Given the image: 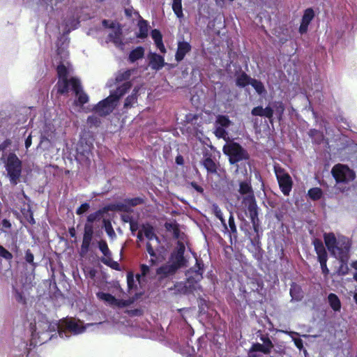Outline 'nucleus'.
<instances>
[{
    "label": "nucleus",
    "instance_id": "4c0bfd02",
    "mask_svg": "<svg viewBox=\"0 0 357 357\" xmlns=\"http://www.w3.org/2000/svg\"><path fill=\"white\" fill-rule=\"evenodd\" d=\"M212 210L215 216L220 220L224 229H227V225L226 224L225 218H223V215L220 208L217 204H213Z\"/></svg>",
    "mask_w": 357,
    "mask_h": 357
},
{
    "label": "nucleus",
    "instance_id": "f8f14e48",
    "mask_svg": "<svg viewBox=\"0 0 357 357\" xmlns=\"http://www.w3.org/2000/svg\"><path fill=\"white\" fill-rule=\"evenodd\" d=\"M204 272V264L201 259L196 258L195 264L186 271V277L190 280L201 282L203 279Z\"/></svg>",
    "mask_w": 357,
    "mask_h": 357
},
{
    "label": "nucleus",
    "instance_id": "37998d69",
    "mask_svg": "<svg viewBox=\"0 0 357 357\" xmlns=\"http://www.w3.org/2000/svg\"><path fill=\"white\" fill-rule=\"evenodd\" d=\"M132 70H126L123 72H119L115 78L116 82H121L123 81H127L130 79Z\"/></svg>",
    "mask_w": 357,
    "mask_h": 357
},
{
    "label": "nucleus",
    "instance_id": "de8ad7c7",
    "mask_svg": "<svg viewBox=\"0 0 357 357\" xmlns=\"http://www.w3.org/2000/svg\"><path fill=\"white\" fill-rule=\"evenodd\" d=\"M103 225H104L105 230L107 234L112 238L114 237H116V233L113 229V227L112 225L110 220L104 219Z\"/></svg>",
    "mask_w": 357,
    "mask_h": 357
},
{
    "label": "nucleus",
    "instance_id": "a211bd4d",
    "mask_svg": "<svg viewBox=\"0 0 357 357\" xmlns=\"http://www.w3.org/2000/svg\"><path fill=\"white\" fill-rule=\"evenodd\" d=\"M272 349L260 343H253L248 351V357H260L263 354H269Z\"/></svg>",
    "mask_w": 357,
    "mask_h": 357
},
{
    "label": "nucleus",
    "instance_id": "69168bd1",
    "mask_svg": "<svg viewBox=\"0 0 357 357\" xmlns=\"http://www.w3.org/2000/svg\"><path fill=\"white\" fill-rule=\"evenodd\" d=\"M121 220L123 222H128L129 224H130V222H133L135 220L133 217L132 215H128V214L122 215L121 216Z\"/></svg>",
    "mask_w": 357,
    "mask_h": 357
},
{
    "label": "nucleus",
    "instance_id": "79ce46f5",
    "mask_svg": "<svg viewBox=\"0 0 357 357\" xmlns=\"http://www.w3.org/2000/svg\"><path fill=\"white\" fill-rule=\"evenodd\" d=\"M98 248L105 256L104 258L112 257V252L109 250L107 243L105 241L101 240L98 242Z\"/></svg>",
    "mask_w": 357,
    "mask_h": 357
},
{
    "label": "nucleus",
    "instance_id": "f257e3e1",
    "mask_svg": "<svg viewBox=\"0 0 357 357\" xmlns=\"http://www.w3.org/2000/svg\"><path fill=\"white\" fill-rule=\"evenodd\" d=\"M56 70L58 81L55 86L57 93L65 95L71 90L77 96V99L75 101L76 105L81 107L87 103L89 96L82 91L79 79L76 77L68 78L69 70L63 63H60Z\"/></svg>",
    "mask_w": 357,
    "mask_h": 357
},
{
    "label": "nucleus",
    "instance_id": "473e14b6",
    "mask_svg": "<svg viewBox=\"0 0 357 357\" xmlns=\"http://www.w3.org/2000/svg\"><path fill=\"white\" fill-rule=\"evenodd\" d=\"M307 196L312 201H318V200H319L322 197V196H323V191L319 187L312 188L308 190V191H307Z\"/></svg>",
    "mask_w": 357,
    "mask_h": 357
},
{
    "label": "nucleus",
    "instance_id": "c85d7f7f",
    "mask_svg": "<svg viewBox=\"0 0 357 357\" xmlns=\"http://www.w3.org/2000/svg\"><path fill=\"white\" fill-rule=\"evenodd\" d=\"M273 109L278 120L282 121L285 110L284 104L282 101H275L273 104Z\"/></svg>",
    "mask_w": 357,
    "mask_h": 357
},
{
    "label": "nucleus",
    "instance_id": "b1692460",
    "mask_svg": "<svg viewBox=\"0 0 357 357\" xmlns=\"http://www.w3.org/2000/svg\"><path fill=\"white\" fill-rule=\"evenodd\" d=\"M151 37L155 42L156 47L160 50L162 53L166 52V49L162 42V36L160 31L158 29H153L151 31Z\"/></svg>",
    "mask_w": 357,
    "mask_h": 357
},
{
    "label": "nucleus",
    "instance_id": "f3484780",
    "mask_svg": "<svg viewBox=\"0 0 357 357\" xmlns=\"http://www.w3.org/2000/svg\"><path fill=\"white\" fill-rule=\"evenodd\" d=\"M192 50L191 45L185 40L179 41L177 45V50L175 54V60L180 62L185 58V55Z\"/></svg>",
    "mask_w": 357,
    "mask_h": 357
},
{
    "label": "nucleus",
    "instance_id": "72a5a7b5",
    "mask_svg": "<svg viewBox=\"0 0 357 357\" xmlns=\"http://www.w3.org/2000/svg\"><path fill=\"white\" fill-rule=\"evenodd\" d=\"M249 75H248L245 73L243 72L239 76L236 78V85L240 87H245L248 84H250L251 80H252Z\"/></svg>",
    "mask_w": 357,
    "mask_h": 357
},
{
    "label": "nucleus",
    "instance_id": "dca6fc26",
    "mask_svg": "<svg viewBox=\"0 0 357 357\" xmlns=\"http://www.w3.org/2000/svg\"><path fill=\"white\" fill-rule=\"evenodd\" d=\"M251 114L252 116L266 117L268 119L271 123L273 122L274 110L270 106H267L265 108H263L262 106L255 107L252 109Z\"/></svg>",
    "mask_w": 357,
    "mask_h": 357
},
{
    "label": "nucleus",
    "instance_id": "ddd939ff",
    "mask_svg": "<svg viewBox=\"0 0 357 357\" xmlns=\"http://www.w3.org/2000/svg\"><path fill=\"white\" fill-rule=\"evenodd\" d=\"M201 164L206 169L208 174H215L218 173V164L213 159V154L207 149L203 151V158Z\"/></svg>",
    "mask_w": 357,
    "mask_h": 357
},
{
    "label": "nucleus",
    "instance_id": "f704fd0d",
    "mask_svg": "<svg viewBox=\"0 0 357 357\" xmlns=\"http://www.w3.org/2000/svg\"><path fill=\"white\" fill-rule=\"evenodd\" d=\"M64 326L67 330L73 332L76 334L82 331L79 325L75 320L73 319L65 321Z\"/></svg>",
    "mask_w": 357,
    "mask_h": 357
},
{
    "label": "nucleus",
    "instance_id": "c03bdc74",
    "mask_svg": "<svg viewBox=\"0 0 357 357\" xmlns=\"http://www.w3.org/2000/svg\"><path fill=\"white\" fill-rule=\"evenodd\" d=\"M309 135L315 143L320 144L324 139L323 133L316 129H311Z\"/></svg>",
    "mask_w": 357,
    "mask_h": 357
},
{
    "label": "nucleus",
    "instance_id": "1a4fd4ad",
    "mask_svg": "<svg viewBox=\"0 0 357 357\" xmlns=\"http://www.w3.org/2000/svg\"><path fill=\"white\" fill-rule=\"evenodd\" d=\"M144 199L142 197L126 198L123 202L111 204L114 211L130 213L132 212V207L143 204Z\"/></svg>",
    "mask_w": 357,
    "mask_h": 357
},
{
    "label": "nucleus",
    "instance_id": "338daca9",
    "mask_svg": "<svg viewBox=\"0 0 357 357\" xmlns=\"http://www.w3.org/2000/svg\"><path fill=\"white\" fill-rule=\"evenodd\" d=\"M139 229V225L137 220H134L133 222H130V230L131 231L132 234H135V232L138 230Z\"/></svg>",
    "mask_w": 357,
    "mask_h": 357
},
{
    "label": "nucleus",
    "instance_id": "5701e85b",
    "mask_svg": "<svg viewBox=\"0 0 357 357\" xmlns=\"http://www.w3.org/2000/svg\"><path fill=\"white\" fill-rule=\"evenodd\" d=\"M132 87L130 82H126L121 86H118L116 89L111 93L113 96L114 100L118 101L121 97L124 96Z\"/></svg>",
    "mask_w": 357,
    "mask_h": 357
},
{
    "label": "nucleus",
    "instance_id": "e433bc0d",
    "mask_svg": "<svg viewBox=\"0 0 357 357\" xmlns=\"http://www.w3.org/2000/svg\"><path fill=\"white\" fill-rule=\"evenodd\" d=\"M182 0H173L172 2V10L174 14L178 18L183 17V9H182Z\"/></svg>",
    "mask_w": 357,
    "mask_h": 357
},
{
    "label": "nucleus",
    "instance_id": "bf43d9fd",
    "mask_svg": "<svg viewBox=\"0 0 357 357\" xmlns=\"http://www.w3.org/2000/svg\"><path fill=\"white\" fill-rule=\"evenodd\" d=\"M261 234H257L252 238L250 239L252 245H253L255 247H257L259 249L261 248Z\"/></svg>",
    "mask_w": 357,
    "mask_h": 357
},
{
    "label": "nucleus",
    "instance_id": "774afa93",
    "mask_svg": "<svg viewBox=\"0 0 357 357\" xmlns=\"http://www.w3.org/2000/svg\"><path fill=\"white\" fill-rule=\"evenodd\" d=\"M102 24L105 28H109V29L114 28V22L109 23V20H103L102 21Z\"/></svg>",
    "mask_w": 357,
    "mask_h": 357
},
{
    "label": "nucleus",
    "instance_id": "4be33fe9",
    "mask_svg": "<svg viewBox=\"0 0 357 357\" xmlns=\"http://www.w3.org/2000/svg\"><path fill=\"white\" fill-rule=\"evenodd\" d=\"M177 271V268L172 264H164L157 268L156 273L157 275H160L161 278H164L169 275L175 274Z\"/></svg>",
    "mask_w": 357,
    "mask_h": 357
},
{
    "label": "nucleus",
    "instance_id": "2f4dec72",
    "mask_svg": "<svg viewBox=\"0 0 357 357\" xmlns=\"http://www.w3.org/2000/svg\"><path fill=\"white\" fill-rule=\"evenodd\" d=\"M337 260L340 261V264L336 271V274L337 275H341V276L346 275L347 274L349 273V268L348 266V262H349V259H337Z\"/></svg>",
    "mask_w": 357,
    "mask_h": 357
},
{
    "label": "nucleus",
    "instance_id": "ea45409f",
    "mask_svg": "<svg viewBox=\"0 0 357 357\" xmlns=\"http://www.w3.org/2000/svg\"><path fill=\"white\" fill-rule=\"evenodd\" d=\"M24 218L31 225L36 224L35 219L33 218V213L30 206L27 209L23 208L21 211Z\"/></svg>",
    "mask_w": 357,
    "mask_h": 357
},
{
    "label": "nucleus",
    "instance_id": "cd10ccee",
    "mask_svg": "<svg viewBox=\"0 0 357 357\" xmlns=\"http://www.w3.org/2000/svg\"><path fill=\"white\" fill-rule=\"evenodd\" d=\"M328 301L331 307L335 312L340 311L341 309V302L338 296L333 293H331L328 296Z\"/></svg>",
    "mask_w": 357,
    "mask_h": 357
},
{
    "label": "nucleus",
    "instance_id": "680f3d73",
    "mask_svg": "<svg viewBox=\"0 0 357 357\" xmlns=\"http://www.w3.org/2000/svg\"><path fill=\"white\" fill-rule=\"evenodd\" d=\"M132 302L129 300L117 299V301H116L114 303V305H116L118 307H123L128 306Z\"/></svg>",
    "mask_w": 357,
    "mask_h": 357
},
{
    "label": "nucleus",
    "instance_id": "393cba45",
    "mask_svg": "<svg viewBox=\"0 0 357 357\" xmlns=\"http://www.w3.org/2000/svg\"><path fill=\"white\" fill-rule=\"evenodd\" d=\"M139 89L135 87L130 95H129L125 100L123 108L130 109L137 102Z\"/></svg>",
    "mask_w": 357,
    "mask_h": 357
},
{
    "label": "nucleus",
    "instance_id": "7ed1b4c3",
    "mask_svg": "<svg viewBox=\"0 0 357 357\" xmlns=\"http://www.w3.org/2000/svg\"><path fill=\"white\" fill-rule=\"evenodd\" d=\"M7 176L12 185H16L20 181L22 172V162L15 153H10L4 161Z\"/></svg>",
    "mask_w": 357,
    "mask_h": 357
},
{
    "label": "nucleus",
    "instance_id": "58836bf2",
    "mask_svg": "<svg viewBox=\"0 0 357 357\" xmlns=\"http://www.w3.org/2000/svg\"><path fill=\"white\" fill-rule=\"evenodd\" d=\"M250 85L255 89L258 94L261 95L266 93L265 87L261 81L253 79L251 80Z\"/></svg>",
    "mask_w": 357,
    "mask_h": 357
},
{
    "label": "nucleus",
    "instance_id": "6ab92c4d",
    "mask_svg": "<svg viewBox=\"0 0 357 357\" xmlns=\"http://www.w3.org/2000/svg\"><path fill=\"white\" fill-rule=\"evenodd\" d=\"M238 192L241 195H245L243 197L242 204L248 209V204L245 202V199L250 197H253V198L255 199L250 183L248 181H241L239 183Z\"/></svg>",
    "mask_w": 357,
    "mask_h": 357
},
{
    "label": "nucleus",
    "instance_id": "49530a36",
    "mask_svg": "<svg viewBox=\"0 0 357 357\" xmlns=\"http://www.w3.org/2000/svg\"><path fill=\"white\" fill-rule=\"evenodd\" d=\"M101 261L104 264L107 265V266H109L114 270H121L119 264L117 261L112 260V257H109L108 258H102Z\"/></svg>",
    "mask_w": 357,
    "mask_h": 357
},
{
    "label": "nucleus",
    "instance_id": "412c9836",
    "mask_svg": "<svg viewBox=\"0 0 357 357\" xmlns=\"http://www.w3.org/2000/svg\"><path fill=\"white\" fill-rule=\"evenodd\" d=\"M149 65L153 70H158L165 66L163 56L156 54L151 53L149 55Z\"/></svg>",
    "mask_w": 357,
    "mask_h": 357
},
{
    "label": "nucleus",
    "instance_id": "052dcab7",
    "mask_svg": "<svg viewBox=\"0 0 357 357\" xmlns=\"http://www.w3.org/2000/svg\"><path fill=\"white\" fill-rule=\"evenodd\" d=\"M90 208V205L88 203H84L80 205L79 208L76 210V213L77 215H82L84 213L87 211Z\"/></svg>",
    "mask_w": 357,
    "mask_h": 357
},
{
    "label": "nucleus",
    "instance_id": "e2e57ef3",
    "mask_svg": "<svg viewBox=\"0 0 357 357\" xmlns=\"http://www.w3.org/2000/svg\"><path fill=\"white\" fill-rule=\"evenodd\" d=\"M190 185L199 193L203 194L204 193V188L202 186L198 185L196 182L192 181L190 183Z\"/></svg>",
    "mask_w": 357,
    "mask_h": 357
},
{
    "label": "nucleus",
    "instance_id": "6e6d98bb",
    "mask_svg": "<svg viewBox=\"0 0 357 357\" xmlns=\"http://www.w3.org/2000/svg\"><path fill=\"white\" fill-rule=\"evenodd\" d=\"M215 135L218 138H223L225 139L227 135V132L225 130V128L222 127H217L215 130Z\"/></svg>",
    "mask_w": 357,
    "mask_h": 357
},
{
    "label": "nucleus",
    "instance_id": "09e8293b",
    "mask_svg": "<svg viewBox=\"0 0 357 357\" xmlns=\"http://www.w3.org/2000/svg\"><path fill=\"white\" fill-rule=\"evenodd\" d=\"M146 248L147 252L152 257L150 259L151 264H153V265L155 264V263H156V258H157L156 252H155L152 245L149 242L146 243Z\"/></svg>",
    "mask_w": 357,
    "mask_h": 357
},
{
    "label": "nucleus",
    "instance_id": "5fc2aeb1",
    "mask_svg": "<svg viewBox=\"0 0 357 357\" xmlns=\"http://www.w3.org/2000/svg\"><path fill=\"white\" fill-rule=\"evenodd\" d=\"M0 257L4 258L6 260H11L13 259V255L11 252L7 250L2 245H0Z\"/></svg>",
    "mask_w": 357,
    "mask_h": 357
},
{
    "label": "nucleus",
    "instance_id": "7c9ffc66",
    "mask_svg": "<svg viewBox=\"0 0 357 357\" xmlns=\"http://www.w3.org/2000/svg\"><path fill=\"white\" fill-rule=\"evenodd\" d=\"M143 231L144 236L149 241L155 239L158 243L160 242L158 236L154 232V228L151 225H143Z\"/></svg>",
    "mask_w": 357,
    "mask_h": 357
},
{
    "label": "nucleus",
    "instance_id": "4d7b16f0",
    "mask_svg": "<svg viewBox=\"0 0 357 357\" xmlns=\"http://www.w3.org/2000/svg\"><path fill=\"white\" fill-rule=\"evenodd\" d=\"M127 284L129 289H132L135 287L134 275L132 272H129L127 274Z\"/></svg>",
    "mask_w": 357,
    "mask_h": 357
},
{
    "label": "nucleus",
    "instance_id": "bb28decb",
    "mask_svg": "<svg viewBox=\"0 0 357 357\" xmlns=\"http://www.w3.org/2000/svg\"><path fill=\"white\" fill-rule=\"evenodd\" d=\"M227 232L229 234V236L234 237L235 239H236L238 236V231H237V227L235 223L234 217L232 214V213H230V215L229 217L228 220V226L227 229H225Z\"/></svg>",
    "mask_w": 357,
    "mask_h": 357
},
{
    "label": "nucleus",
    "instance_id": "9d476101",
    "mask_svg": "<svg viewBox=\"0 0 357 357\" xmlns=\"http://www.w3.org/2000/svg\"><path fill=\"white\" fill-rule=\"evenodd\" d=\"M200 282L194 281L193 280L186 278L183 282H180L175 285L176 291L184 295L195 294L198 291H202V287L199 284Z\"/></svg>",
    "mask_w": 357,
    "mask_h": 357
},
{
    "label": "nucleus",
    "instance_id": "6e6552de",
    "mask_svg": "<svg viewBox=\"0 0 357 357\" xmlns=\"http://www.w3.org/2000/svg\"><path fill=\"white\" fill-rule=\"evenodd\" d=\"M245 202L248 204L247 210L248 211L249 218L252 225L255 233L256 234H261L262 232L260 231V224L258 218L259 208L257 204L256 199H254L253 197H250L245 198Z\"/></svg>",
    "mask_w": 357,
    "mask_h": 357
},
{
    "label": "nucleus",
    "instance_id": "c9c22d12",
    "mask_svg": "<svg viewBox=\"0 0 357 357\" xmlns=\"http://www.w3.org/2000/svg\"><path fill=\"white\" fill-rule=\"evenodd\" d=\"M96 296L99 299L102 300L112 305H114V303L117 301V298L109 293L99 291L96 294Z\"/></svg>",
    "mask_w": 357,
    "mask_h": 357
},
{
    "label": "nucleus",
    "instance_id": "20e7f679",
    "mask_svg": "<svg viewBox=\"0 0 357 357\" xmlns=\"http://www.w3.org/2000/svg\"><path fill=\"white\" fill-rule=\"evenodd\" d=\"M225 155L229 158L230 165H235L243 160H248L250 155L240 144L231 141L226 143L222 148Z\"/></svg>",
    "mask_w": 357,
    "mask_h": 357
},
{
    "label": "nucleus",
    "instance_id": "a19ab883",
    "mask_svg": "<svg viewBox=\"0 0 357 357\" xmlns=\"http://www.w3.org/2000/svg\"><path fill=\"white\" fill-rule=\"evenodd\" d=\"M216 123L220 126L224 128H228L231 124V121L229 120V117L225 115H218L217 116Z\"/></svg>",
    "mask_w": 357,
    "mask_h": 357
},
{
    "label": "nucleus",
    "instance_id": "8fccbe9b",
    "mask_svg": "<svg viewBox=\"0 0 357 357\" xmlns=\"http://www.w3.org/2000/svg\"><path fill=\"white\" fill-rule=\"evenodd\" d=\"M93 226L92 224L86 223L84 225L83 237L93 238Z\"/></svg>",
    "mask_w": 357,
    "mask_h": 357
},
{
    "label": "nucleus",
    "instance_id": "39448f33",
    "mask_svg": "<svg viewBox=\"0 0 357 357\" xmlns=\"http://www.w3.org/2000/svg\"><path fill=\"white\" fill-rule=\"evenodd\" d=\"M273 169L281 192L284 195L289 196L293 186L291 176L279 164L274 165Z\"/></svg>",
    "mask_w": 357,
    "mask_h": 357
},
{
    "label": "nucleus",
    "instance_id": "a18cd8bd",
    "mask_svg": "<svg viewBox=\"0 0 357 357\" xmlns=\"http://www.w3.org/2000/svg\"><path fill=\"white\" fill-rule=\"evenodd\" d=\"M24 259L26 263L29 264L33 269L37 266V263L34 262V255L30 249L25 251Z\"/></svg>",
    "mask_w": 357,
    "mask_h": 357
},
{
    "label": "nucleus",
    "instance_id": "9b49d317",
    "mask_svg": "<svg viewBox=\"0 0 357 357\" xmlns=\"http://www.w3.org/2000/svg\"><path fill=\"white\" fill-rule=\"evenodd\" d=\"M185 251V247L184 244L181 241H178L176 250L171 254V264L174 265L178 270L186 266L187 260L184 257Z\"/></svg>",
    "mask_w": 357,
    "mask_h": 357
},
{
    "label": "nucleus",
    "instance_id": "13d9d810",
    "mask_svg": "<svg viewBox=\"0 0 357 357\" xmlns=\"http://www.w3.org/2000/svg\"><path fill=\"white\" fill-rule=\"evenodd\" d=\"M15 300L22 304L25 305L26 303V298L23 295V293L21 291H19L18 290H15Z\"/></svg>",
    "mask_w": 357,
    "mask_h": 357
},
{
    "label": "nucleus",
    "instance_id": "0e129e2a",
    "mask_svg": "<svg viewBox=\"0 0 357 357\" xmlns=\"http://www.w3.org/2000/svg\"><path fill=\"white\" fill-rule=\"evenodd\" d=\"M12 144L10 139H6L0 144V151H5Z\"/></svg>",
    "mask_w": 357,
    "mask_h": 357
},
{
    "label": "nucleus",
    "instance_id": "423d86ee",
    "mask_svg": "<svg viewBox=\"0 0 357 357\" xmlns=\"http://www.w3.org/2000/svg\"><path fill=\"white\" fill-rule=\"evenodd\" d=\"M314 251L317 255V260L320 264L321 273L324 278H327L329 274V269L327 266L328 259V253L322 241L319 238H314L312 241Z\"/></svg>",
    "mask_w": 357,
    "mask_h": 357
},
{
    "label": "nucleus",
    "instance_id": "a878e982",
    "mask_svg": "<svg viewBox=\"0 0 357 357\" xmlns=\"http://www.w3.org/2000/svg\"><path fill=\"white\" fill-rule=\"evenodd\" d=\"M144 56V48L142 46L137 47L132 50L128 56V60L131 63H134L136 61L142 59Z\"/></svg>",
    "mask_w": 357,
    "mask_h": 357
},
{
    "label": "nucleus",
    "instance_id": "aec40b11",
    "mask_svg": "<svg viewBox=\"0 0 357 357\" xmlns=\"http://www.w3.org/2000/svg\"><path fill=\"white\" fill-rule=\"evenodd\" d=\"M108 211H114L111 204L105 206L94 213H90L87 216L86 223L92 224L96 221L100 220L103 215Z\"/></svg>",
    "mask_w": 357,
    "mask_h": 357
},
{
    "label": "nucleus",
    "instance_id": "2eb2a0df",
    "mask_svg": "<svg viewBox=\"0 0 357 357\" xmlns=\"http://www.w3.org/2000/svg\"><path fill=\"white\" fill-rule=\"evenodd\" d=\"M314 11L312 8H308L304 10L301 18V24L298 28V31L301 35L307 32L308 26L312 20L314 18Z\"/></svg>",
    "mask_w": 357,
    "mask_h": 357
},
{
    "label": "nucleus",
    "instance_id": "0eeeda50",
    "mask_svg": "<svg viewBox=\"0 0 357 357\" xmlns=\"http://www.w3.org/2000/svg\"><path fill=\"white\" fill-rule=\"evenodd\" d=\"M331 173L337 183H348L354 180L356 175L353 170L347 165L337 164L335 165Z\"/></svg>",
    "mask_w": 357,
    "mask_h": 357
},
{
    "label": "nucleus",
    "instance_id": "f03ea898",
    "mask_svg": "<svg viewBox=\"0 0 357 357\" xmlns=\"http://www.w3.org/2000/svg\"><path fill=\"white\" fill-rule=\"evenodd\" d=\"M324 243L331 255L337 259H350L351 241L347 236L336 238L333 232L324 233Z\"/></svg>",
    "mask_w": 357,
    "mask_h": 357
},
{
    "label": "nucleus",
    "instance_id": "4468645a",
    "mask_svg": "<svg viewBox=\"0 0 357 357\" xmlns=\"http://www.w3.org/2000/svg\"><path fill=\"white\" fill-rule=\"evenodd\" d=\"M116 102L114 100L112 95L100 101L94 107V110L99 113L100 115L109 114L112 110V105L114 102Z\"/></svg>",
    "mask_w": 357,
    "mask_h": 357
},
{
    "label": "nucleus",
    "instance_id": "3c124183",
    "mask_svg": "<svg viewBox=\"0 0 357 357\" xmlns=\"http://www.w3.org/2000/svg\"><path fill=\"white\" fill-rule=\"evenodd\" d=\"M140 271H141V273H137L136 275V278L137 280L140 282V278L142 277H146L149 271H150V268L149 266L146 265V264H141L140 265Z\"/></svg>",
    "mask_w": 357,
    "mask_h": 357
},
{
    "label": "nucleus",
    "instance_id": "864d4df0",
    "mask_svg": "<svg viewBox=\"0 0 357 357\" xmlns=\"http://www.w3.org/2000/svg\"><path fill=\"white\" fill-rule=\"evenodd\" d=\"M91 241V238L83 237L82 243L81 245V250L82 252L86 253L88 252Z\"/></svg>",
    "mask_w": 357,
    "mask_h": 357
},
{
    "label": "nucleus",
    "instance_id": "603ef678",
    "mask_svg": "<svg viewBox=\"0 0 357 357\" xmlns=\"http://www.w3.org/2000/svg\"><path fill=\"white\" fill-rule=\"evenodd\" d=\"M260 340L263 342V344L273 349L274 347V344L268 337V334L261 335L260 336Z\"/></svg>",
    "mask_w": 357,
    "mask_h": 357
},
{
    "label": "nucleus",
    "instance_id": "c756f323",
    "mask_svg": "<svg viewBox=\"0 0 357 357\" xmlns=\"http://www.w3.org/2000/svg\"><path fill=\"white\" fill-rule=\"evenodd\" d=\"M139 33L137 34V37L139 38H145L148 36L149 24L147 21L144 20H140L138 22Z\"/></svg>",
    "mask_w": 357,
    "mask_h": 357
}]
</instances>
